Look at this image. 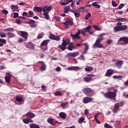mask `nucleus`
<instances>
[{
    "instance_id": "obj_31",
    "label": "nucleus",
    "mask_w": 128,
    "mask_h": 128,
    "mask_svg": "<svg viewBox=\"0 0 128 128\" xmlns=\"http://www.w3.org/2000/svg\"><path fill=\"white\" fill-rule=\"evenodd\" d=\"M84 45L85 46V48L83 52V54H86V52L88 50V45L86 43L84 44Z\"/></svg>"
},
{
    "instance_id": "obj_9",
    "label": "nucleus",
    "mask_w": 128,
    "mask_h": 128,
    "mask_svg": "<svg viewBox=\"0 0 128 128\" xmlns=\"http://www.w3.org/2000/svg\"><path fill=\"white\" fill-rule=\"evenodd\" d=\"M124 64V61L122 60H118L117 62H116L115 66L118 68H120Z\"/></svg>"
},
{
    "instance_id": "obj_24",
    "label": "nucleus",
    "mask_w": 128,
    "mask_h": 128,
    "mask_svg": "<svg viewBox=\"0 0 128 128\" xmlns=\"http://www.w3.org/2000/svg\"><path fill=\"white\" fill-rule=\"evenodd\" d=\"M84 70L88 72H92V70H94V67L86 66L84 68Z\"/></svg>"
},
{
    "instance_id": "obj_17",
    "label": "nucleus",
    "mask_w": 128,
    "mask_h": 128,
    "mask_svg": "<svg viewBox=\"0 0 128 128\" xmlns=\"http://www.w3.org/2000/svg\"><path fill=\"white\" fill-rule=\"evenodd\" d=\"M34 12H42V8L36 6L33 9Z\"/></svg>"
},
{
    "instance_id": "obj_38",
    "label": "nucleus",
    "mask_w": 128,
    "mask_h": 128,
    "mask_svg": "<svg viewBox=\"0 0 128 128\" xmlns=\"http://www.w3.org/2000/svg\"><path fill=\"white\" fill-rule=\"evenodd\" d=\"M92 6H96L98 8H100V5L98 4V2H94L92 4Z\"/></svg>"
},
{
    "instance_id": "obj_7",
    "label": "nucleus",
    "mask_w": 128,
    "mask_h": 128,
    "mask_svg": "<svg viewBox=\"0 0 128 128\" xmlns=\"http://www.w3.org/2000/svg\"><path fill=\"white\" fill-rule=\"evenodd\" d=\"M115 70L112 68L108 69L106 70V72L105 74V76H108V78H110L112 74H114V72Z\"/></svg>"
},
{
    "instance_id": "obj_62",
    "label": "nucleus",
    "mask_w": 128,
    "mask_h": 128,
    "mask_svg": "<svg viewBox=\"0 0 128 128\" xmlns=\"http://www.w3.org/2000/svg\"><path fill=\"white\" fill-rule=\"evenodd\" d=\"M60 70H62V68H60V67L58 66V67L56 68V72H60Z\"/></svg>"
},
{
    "instance_id": "obj_6",
    "label": "nucleus",
    "mask_w": 128,
    "mask_h": 128,
    "mask_svg": "<svg viewBox=\"0 0 128 128\" xmlns=\"http://www.w3.org/2000/svg\"><path fill=\"white\" fill-rule=\"evenodd\" d=\"M80 30H78V32H76L75 34H70V36L72 37V40H80Z\"/></svg>"
},
{
    "instance_id": "obj_52",
    "label": "nucleus",
    "mask_w": 128,
    "mask_h": 128,
    "mask_svg": "<svg viewBox=\"0 0 128 128\" xmlns=\"http://www.w3.org/2000/svg\"><path fill=\"white\" fill-rule=\"evenodd\" d=\"M90 16H92V14H90V13H88L85 17V20H88Z\"/></svg>"
},
{
    "instance_id": "obj_58",
    "label": "nucleus",
    "mask_w": 128,
    "mask_h": 128,
    "mask_svg": "<svg viewBox=\"0 0 128 128\" xmlns=\"http://www.w3.org/2000/svg\"><path fill=\"white\" fill-rule=\"evenodd\" d=\"M22 16H26L27 18H28V12H24L22 13Z\"/></svg>"
},
{
    "instance_id": "obj_54",
    "label": "nucleus",
    "mask_w": 128,
    "mask_h": 128,
    "mask_svg": "<svg viewBox=\"0 0 128 128\" xmlns=\"http://www.w3.org/2000/svg\"><path fill=\"white\" fill-rule=\"evenodd\" d=\"M54 96H62V92H55Z\"/></svg>"
},
{
    "instance_id": "obj_25",
    "label": "nucleus",
    "mask_w": 128,
    "mask_h": 128,
    "mask_svg": "<svg viewBox=\"0 0 128 128\" xmlns=\"http://www.w3.org/2000/svg\"><path fill=\"white\" fill-rule=\"evenodd\" d=\"M118 108H120V103H116L115 104L113 109L114 112H118Z\"/></svg>"
},
{
    "instance_id": "obj_8",
    "label": "nucleus",
    "mask_w": 128,
    "mask_h": 128,
    "mask_svg": "<svg viewBox=\"0 0 128 128\" xmlns=\"http://www.w3.org/2000/svg\"><path fill=\"white\" fill-rule=\"evenodd\" d=\"M94 100V98L91 97H84L83 98L82 102L84 104H88V102H92Z\"/></svg>"
},
{
    "instance_id": "obj_59",
    "label": "nucleus",
    "mask_w": 128,
    "mask_h": 128,
    "mask_svg": "<svg viewBox=\"0 0 128 128\" xmlns=\"http://www.w3.org/2000/svg\"><path fill=\"white\" fill-rule=\"evenodd\" d=\"M2 12H3V14H8V12L6 10H2Z\"/></svg>"
},
{
    "instance_id": "obj_20",
    "label": "nucleus",
    "mask_w": 128,
    "mask_h": 128,
    "mask_svg": "<svg viewBox=\"0 0 128 128\" xmlns=\"http://www.w3.org/2000/svg\"><path fill=\"white\" fill-rule=\"evenodd\" d=\"M26 116H27V118H30V120H32V118H34L36 116V115L34 114L29 112L26 114Z\"/></svg>"
},
{
    "instance_id": "obj_34",
    "label": "nucleus",
    "mask_w": 128,
    "mask_h": 128,
    "mask_svg": "<svg viewBox=\"0 0 128 128\" xmlns=\"http://www.w3.org/2000/svg\"><path fill=\"white\" fill-rule=\"evenodd\" d=\"M92 26H88L84 28H83V30H84L86 32H88L90 30Z\"/></svg>"
},
{
    "instance_id": "obj_48",
    "label": "nucleus",
    "mask_w": 128,
    "mask_h": 128,
    "mask_svg": "<svg viewBox=\"0 0 128 128\" xmlns=\"http://www.w3.org/2000/svg\"><path fill=\"white\" fill-rule=\"evenodd\" d=\"M84 120V118L81 117L78 120V124H82Z\"/></svg>"
},
{
    "instance_id": "obj_13",
    "label": "nucleus",
    "mask_w": 128,
    "mask_h": 128,
    "mask_svg": "<svg viewBox=\"0 0 128 128\" xmlns=\"http://www.w3.org/2000/svg\"><path fill=\"white\" fill-rule=\"evenodd\" d=\"M52 7V6H44L43 8H42V10L44 12H50Z\"/></svg>"
},
{
    "instance_id": "obj_30",
    "label": "nucleus",
    "mask_w": 128,
    "mask_h": 128,
    "mask_svg": "<svg viewBox=\"0 0 128 128\" xmlns=\"http://www.w3.org/2000/svg\"><path fill=\"white\" fill-rule=\"evenodd\" d=\"M6 44V40L4 39L0 38V46H4V44Z\"/></svg>"
},
{
    "instance_id": "obj_10",
    "label": "nucleus",
    "mask_w": 128,
    "mask_h": 128,
    "mask_svg": "<svg viewBox=\"0 0 128 128\" xmlns=\"http://www.w3.org/2000/svg\"><path fill=\"white\" fill-rule=\"evenodd\" d=\"M49 38H50V40H60V38L59 36H56L54 34H50Z\"/></svg>"
},
{
    "instance_id": "obj_23",
    "label": "nucleus",
    "mask_w": 128,
    "mask_h": 128,
    "mask_svg": "<svg viewBox=\"0 0 128 128\" xmlns=\"http://www.w3.org/2000/svg\"><path fill=\"white\" fill-rule=\"evenodd\" d=\"M76 48L74 46V44L72 42H70V44H68V46H67V50H76Z\"/></svg>"
},
{
    "instance_id": "obj_47",
    "label": "nucleus",
    "mask_w": 128,
    "mask_h": 128,
    "mask_svg": "<svg viewBox=\"0 0 128 128\" xmlns=\"http://www.w3.org/2000/svg\"><path fill=\"white\" fill-rule=\"evenodd\" d=\"M0 38H6V34L4 32H0Z\"/></svg>"
},
{
    "instance_id": "obj_53",
    "label": "nucleus",
    "mask_w": 128,
    "mask_h": 128,
    "mask_svg": "<svg viewBox=\"0 0 128 128\" xmlns=\"http://www.w3.org/2000/svg\"><path fill=\"white\" fill-rule=\"evenodd\" d=\"M7 34H8V38H14V34L12 33L8 32Z\"/></svg>"
},
{
    "instance_id": "obj_27",
    "label": "nucleus",
    "mask_w": 128,
    "mask_h": 128,
    "mask_svg": "<svg viewBox=\"0 0 128 128\" xmlns=\"http://www.w3.org/2000/svg\"><path fill=\"white\" fill-rule=\"evenodd\" d=\"M68 70H78L80 67L78 66H71L67 68Z\"/></svg>"
},
{
    "instance_id": "obj_37",
    "label": "nucleus",
    "mask_w": 128,
    "mask_h": 128,
    "mask_svg": "<svg viewBox=\"0 0 128 128\" xmlns=\"http://www.w3.org/2000/svg\"><path fill=\"white\" fill-rule=\"evenodd\" d=\"M44 32L39 34L37 37L38 40H40V38H44Z\"/></svg>"
},
{
    "instance_id": "obj_5",
    "label": "nucleus",
    "mask_w": 128,
    "mask_h": 128,
    "mask_svg": "<svg viewBox=\"0 0 128 128\" xmlns=\"http://www.w3.org/2000/svg\"><path fill=\"white\" fill-rule=\"evenodd\" d=\"M94 76V74H87V76H84L83 78V80L85 82H90L92 80V78Z\"/></svg>"
},
{
    "instance_id": "obj_12",
    "label": "nucleus",
    "mask_w": 128,
    "mask_h": 128,
    "mask_svg": "<svg viewBox=\"0 0 128 128\" xmlns=\"http://www.w3.org/2000/svg\"><path fill=\"white\" fill-rule=\"evenodd\" d=\"M28 24H30V26L31 28H36V21L33 20H30L28 22Z\"/></svg>"
},
{
    "instance_id": "obj_51",
    "label": "nucleus",
    "mask_w": 128,
    "mask_h": 128,
    "mask_svg": "<svg viewBox=\"0 0 128 128\" xmlns=\"http://www.w3.org/2000/svg\"><path fill=\"white\" fill-rule=\"evenodd\" d=\"M28 14H29L28 18H32L34 16V12H32V11H29Z\"/></svg>"
},
{
    "instance_id": "obj_42",
    "label": "nucleus",
    "mask_w": 128,
    "mask_h": 128,
    "mask_svg": "<svg viewBox=\"0 0 128 128\" xmlns=\"http://www.w3.org/2000/svg\"><path fill=\"white\" fill-rule=\"evenodd\" d=\"M118 22H126L128 20L124 18H117Z\"/></svg>"
},
{
    "instance_id": "obj_11",
    "label": "nucleus",
    "mask_w": 128,
    "mask_h": 128,
    "mask_svg": "<svg viewBox=\"0 0 128 128\" xmlns=\"http://www.w3.org/2000/svg\"><path fill=\"white\" fill-rule=\"evenodd\" d=\"M48 122V124H50L52 126H56L58 122V121L56 120L54 121L53 118H49L47 120Z\"/></svg>"
},
{
    "instance_id": "obj_35",
    "label": "nucleus",
    "mask_w": 128,
    "mask_h": 128,
    "mask_svg": "<svg viewBox=\"0 0 128 128\" xmlns=\"http://www.w3.org/2000/svg\"><path fill=\"white\" fill-rule=\"evenodd\" d=\"M70 6H66L64 8V12L65 14H66V12H68L70 11Z\"/></svg>"
},
{
    "instance_id": "obj_60",
    "label": "nucleus",
    "mask_w": 128,
    "mask_h": 128,
    "mask_svg": "<svg viewBox=\"0 0 128 128\" xmlns=\"http://www.w3.org/2000/svg\"><path fill=\"white\" fill-rule=\"evenodd\" d=\"M112 4L113 6H118V4H116V2L114 0H112Z\"/></svg>"
},
{
    "instance_id": "obj_14",
    "label": "nucleus",
    "mask_w": 128,
    "mask_h": 128,
    "mask_svg": "<svg viewBox=\"0 0 128 128\" xmlns=\"http://www.w3.org/2000/svg\"><path fill=\"white\" fill-rule=\"evenodd\" d=\"M124 42V44H128V37H122L119 38L118 42Z\"/></svg>"
},
{
    "instance_id": "obj_49",
    "label": "nucleus",
    "mask_w": 128,
    "mask_h": 128,
    "mask_svg": "<svg viewBox=\"0 0 128 128\" xmlns=\"http://www.w3.org/2000/svg\"><path fill=\"white\" fill-rule=\"evenodd\" d=\"M112 78H113L116 80V79L122 78V76H112Z\"/></svg>"
},
{
    "instance_id": "obj_61",
    "label": "nucleus",
    "mask_w": 128,
    "mask_h": 128,
    "mask_svg": "<svg viewBox=\"0 0 128 128\" xmlns=\"http://www.w3.org/2000/svg\"><path fill=\"white\" fill-rule=\"evenodd\" d=\"M14 18H18V13L15 12V13H14Z\"/></svg>"
},
{
    "instance_id": "obj_28",
    "label": "nucleus",
    "mask_w": 128,
    "mask_h": 128,
    "mask_svg": "<svg viewBox=\"0 0 128 128\" xmlns=\"http://www.w3.org/2000/svg\"><path fill=\"white\" fill-rule=\"evenodd\" d=\"M26 47L29 50H32L34 48V44L32 42H29L26 44Z\"/></svg>"
},
{
    "instance_id": "obj_1",
    "label": "nucleus",
    "mask_w": 128,
    "mask_h": 128,
    "mask_svg": "<svg viewBox=\"0 0 128 128\" xmlns=\"http://www.w3.org/2000/svg\"><path fill=\"white\" fill-rule=\"evenodd\" d=\"M105 33L100 34L98 35V36L100 38H98L96 40L94 44H93L92 48H104V45L102 44H100L102 40H104V36H106Z\"/></svg>"
},
{
    "instance_id": "obj_2",
    "label": "nucleus",
    "mask_w": 128,
    "mask_h": 128,
    "mask_svg": "<svg viewBox=\"0 0 128 128\" xmlns=\"http://www.w3.org/2000/svg\"><path fill=\"white\" fill-rule=\"evenodd\" d=\"M116 92H118V90H114V92H108L104 94V96L106 98H109V100H116Z\"/></svg>"
},
{
    "instance_id": "obj_4",
    "label": "nucleus",
    "mask_w": 128,
    "mask_h": 128,
    "mask_svg": "<svg viewBox=\"0 0 128 128\" xmlns=\"http://www.w3.org/2000/svg\"><path fill=\"white\" fill-rule=\"evenodd\" d=\"M62 43L60 45L58 46V48H60L62 51L66 50V46L68 45L70 43V38H67L65 40H62Z\"/></svg>"
},
{
    "instance_id": "obj_63",
    "label": "nucleus",
    "mask_w": 128,
    "mask_h": 128,
    "mask_svg": "<svg viewBox=\"0 0 128 128\" xmlns=\"http://www.w3.org/2000/svg\"><path fill=\"white\" fill-rule=\"evenodd\" d=\"M60 4H61V6H66V4H68L66 2H60Z\"/></svg>"
},
{
    "instance_id": "obj_64",
    "label": "nucleus",
    "mask_w": 128,
    "mask_h": 128,
    "mask_svg": "<svg viewBox=\"0 0 128 128\" xmlns=\"http://www.w3.org/2000/svg\"><path fill=\"white\" fill-rule=\"evenodd\" d=\"M124 8V4H121L118 7V8H119V10H122V8Z\"/></svg>"
},
{
    "instance_id": "obj_16",
    "label": "nucleus",
    "mask_w": 128,
    "mask_h": 128,
    "mask_svg": "<svg viewBox=\"0 0 128 128\" xmlns=\"http://www.w3.org/2000/svg\"><path fill=\"white\" fill-rule=\"evenodd\" d=\"M20 33L21 34V36L22 38H25V40L28 39V32L20 31Z\"/></svg>"
},
{
    "instance_id": "obj_46",
    "label": "nucleus",
    "mask_w": 128,
    "mask_h": 128,
    "mask_svg": "<svg viewBox=\"0 0 128 128\" xmlns=\"http://www.w3.org/2000/svg\"><path fill=\"white\" fill-rule=\"evenodd\" d=\"M104 128H112V126L111 125L108 124V123H106L104 124Z\"/></svg>"
},
{
    "instance_id": "obj_3",
    "label": "nucleus",
    "mask_w": 128,
    "mask_h": 128,
    "mask_svg": "<svg viewBox=\"0 0 128 128\" xmlns=\"http://www.w3.org/2000/svg\"><path fill=\"white\" fill-rule=\"evenodd\" d=\"M128 30V26H122V23L118 22L116 24V26L114 27V32H122V30Z\"/></svg>"
},
{
    "instance_id": "obj_41",
    "label": "nucleus",
    "mask_w": 128,
    "mask_h": 128,
    "mask_svg": "<svg viewBox=\"0 0 128 128\" xmlns=\"http://www.w3.org/2000/svg\"><path fill=\"white\" fill-rule=\"evenodd\" d=\"M11 8L12 10H18V6L12 5Z\"/></svg>"
},
{
    "instance_id": "obj_50",
    "label": "nucleus",
    "mask_w": 128,
    "mask_h": 128,
    "mask_svg": "<svg viewBox=\"0 0 128 128\" xmlns=\"http://www.w3.org/2000/svg\"><path fill=\"white\" fill-rule=\"evenodd\" d=\"M93 28H94V30H102L100 28V26H93Z\"/></svg>"
},
{
    "instance_id": "obj_22",
    "label": "nucleus",
    "mask_w": 128,
    "mask_h": 128,
    "mask_svg": "<svg viewBox=\"0 0 128 128\" xmlns=\"http://www.w3.org/2000/svg\"><path fill=\"white\" fill-rule=\"evenodd\" d=\"M64 24H65V26H73L74 22L70 19L64 22Z\"/></svg>"
},
{
    "instance_id": "obj_32",
    "label": "nucleus",
    "mask_w": 128,
    "mask_h": 128,
    "mask_svg": "<svg viewBox=\"0 0 128 128\" xmlns=\"http://www.w3.org/2000/svg\"><path fill=\"white\" fill-rule=\"evenodd\" d=\"M100 113H98L94 116V118L96 122H97V124H100V122L98 120V115H100Z\"/></svg>"
},
{
    "instance_id": "obj_43",
    "label": "nucleus",
    "mask_w": 128,
    "mask_h": 128,
    "mask_svg": "<svg viewBox=\"0 0 128 128\" xmlns=\"http://www.w3.org/2000/svg\"><path fill=\"white\" fill-rule=\"evenodd\" d=\"M68 104V102H62L61 104V106L62 107V108L64 109Z\"/></svg>"
},
{
    "instance_id": "obj_36",
    "label": "nucleus",
    "mask_w": 128,
    "mask_h": 128,
    "mask_svg": "<svg viewBox=\"0 0 128 128\" xmlns=\"http://www.w3.org/2000/svg\"><path fill=\"white\" fill-rule=\"evenodd\" d=\"M44 16V18H46V20H48L50 18V16L48 15V12H44L43 14Z\"/></svg>"
},
{
    "instance_id": "obj_40",
    "label": "nucleus",
    "mask_w": 128,
    "mask_h": 128,
    "mask_svg": "<svg viewBox=\"0 0 128 128\" xmlns=\"http://www.w3.org/2000/svg\"><path fill=\"white\" fill-rule=\"evenodd\" d=\"M76 16V18H80V12H76L75 11H72Z\"/></svg>"
},
{
    "instance_id": "obj_15",
    "label": "nucleus",
    "mask_w": 128,
    "mask_h": 128,
    "mask_svg": "<svg viewBox=\"0 0 128 128\" xmlns=\"http://www.w3.org/2000/svg\"><path fill=\"white\" fill-rule=\"evenodd\" d=\"M82 92L85 94H90V92H92V90L90 88H85L82 90Z\"/></svg>"
},
{
    "instance_id": "obj_26",
    "label": "nucleus",
    "mask_w": 128,
    "mask_h": 128,
    "mask_svg": "<svg viewBox=\"0 0 128 128\" xmlns=\"http://www.w3.org/2000/svg\"><path fill=\"white\" fill-rule=\"evenodd\" d=\"M59 116L60 118L66 120V114L64 112H61L59 114Z\"/></svg>"
},
{
    "instance_id": "obj_29",
    "label": "nucleus",
    "mask_w": 128,
    "mask_h": 128,
    "mask_svg": "<svg viewBox=\"0 0 128 128\" xmlns=\"http://www.w3.org/2000/svg\"><path fill=\"white\" fill-rule=\"evenodd\" d=\"M50 42V40H44L40 44L41 46H48V44Z\"/></svg>"
},
{
    "instance_id": "obj_39",
    "label": "nucleus",
    "mask_w": 128,
    "mask_h": 128,
    "mask_svg": "<svg viewBox=\"0 0 128 128\" xmlns=\"http://www.w3.org/2000/svg\"><path fill=\"white\" fill-rule=\"evenodd\" d=\"M15 100L16 102H22V98H20L18 96H16Z\"/></svg>"
},
{
    "instance_id": "obj_33",
    "label": "nucleus",
    "mask_w": 128,
    "mask_h": 128,
    "mask_svg": "<svg viewBox=\"0 0 128 128\" xmlns=\"http://www.w3.org/2000/svg\"><path fill=\"white\" fill-rule=\"evenodd\" d=\"M30 128H40V126L36 124H30Z\"/></svg>"
},
{
    "instance_id": "obj_57",
    "label": "nucleus",
    "mask_w": 128,
    "mask_h": 128,
    "mask_svg": "<svg viewBox=\"0 0 128 128\" xmlns=\"http://www.w3.org/2000/svg\"><path fill=\"white\" fill-rule=\"evenodd\" d=\"M16 24H22V20H20L18 19L16 20Z\"/></svg>"
},
{
    "instance_id": "obj_18",
    "label": "nucleus",
    "mask_w": 128,
    "mask_h": 128,
    "mask_svg": "<svg viewBox=\"0 0 128 128\" xmlns=\"http://www.w3.org/2000/svg\"><path fill=\"white\" fill-rule=\"evenodd\" d=\"M12 75L10 74V73H7L6 74V76H5V80L6 82H8H8H10V76Z\"/></svg>"
},
{
    "instance_id": "obj_21",
    "label": "nucleus",
    "mask_w": 128,
    "mask_h": 128,
    "mask_svg": "<svg viewBox=\"0 0 128 128\" xmlns=\"http://www.w3.org/2000/svg\"><path fill=\"white\" fill-rule=\"evenodd\" d=\"M23 122H24V124H28L29 122H34V120L30 118H26L25 119H24L22 120Z\"/></svg>"
},
{
    "instance_id": "obj_19",
    "label": "nucleus",
    "mask_w": 128,
    "mask_h": 128,
    "mask_svg": "<svg viewBox=\"0 0 128 128\" xmlns=\"http://www.w3.org/2000/svg\"><path fill=\"white\" fill-rule=\"evenodd\" d=\"M80 54L78 52H70L68 54V56H72V58H76V56H78Z\"/></svg>"
},
{
    "instance_id": "obj_44",
    "label": "nucleus",
    "mask_w": 128,
    "mask_h": 128,
    "mask_svg": "<svg viewBox=\"0 0 128 128\" xmlns=\"http://www.w3.org/2000/svg\"><path fill=\"white\" fill-rule=\"evenodd\" d=\"M40 68L41 70H46V64H42Z\"/></svg>"
},
{
    "instance_id": "obj_45",
    "label": "nucleus",
    "mask_w": 128,
    "mask_h": 128,
    "mask_svg": "<svg viewBox=\"0 0 128 128\" xmlns=\"http://www.w3.org/2000/svg\"><path fill=\"white\" fill-rule=\"evenodd\" d=\"M14 30L13 28H7L4 30V32H14Z\"/></svg>"
},
{
    "instance_id": "obj_55",
    "label": "nucleus",
    "mask_w": 128,
    "mask_h": 128,
    "mask_svg": "<svg viewBox=\"0 0 128 128\" xmlns=\"http://www.w3.org/2000/svg\"><path fill=\"white\" fill-rule=\"evenodd\" d=\"M64 2L67 4H68L70 2H74L73 0H64Z\"/></svg>"
},
{
    "instance_id": "obj_56",
    "label": "nucleus",
    "mask_w": 128,
    "mask_h": 128,
    "mask_svg": "<svg viewBox=\"0 0 128 128\" xmlns=\"http://www.w3.org/2000/svg\"><path fill=\"white\" fill-rule=\"evenodd\" d=\"M54 18H55L57 22L60 21V18L58 16L54 17Z\"/></svg>"
}]
</instances>
